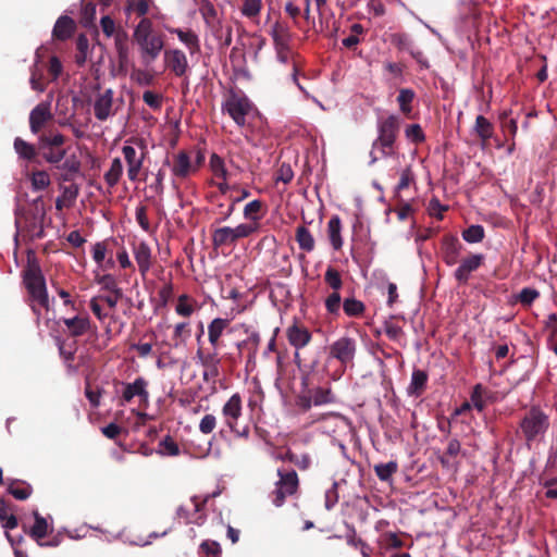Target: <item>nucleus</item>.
<instances>
[{
  "label": "nucleus",
  "mask_w": 557,
  "mask_h": 557,
  "mask_svg": "<svg viewBox=\"0 0 557 557\" xmlns=\"http://www.w3.org/2000/svg\"><path fill=\"white\" fill-rule=\"evenodd\" d=\"M400 121L397 115L391 114L377 121V138L372 144L370 152L371 163L380 158L391 157L395 153V143L398 137Z\"/></svg>",
  "instance_id": "f257e3e1"
},
{
  "label": "nucleus",
  "mask_w": 557,
  "mask_h": 557,
  "mask_svg": "<svg viewBox=\"0 0 557 557\" xmlns=\"http://www.w3.org/2000/svg\"><path fill=\"white\" fill-rule=\"evenodd\" d=\"M23 282L33 302H37L41 308L49 309V297L46 286V280L36 261H28L23 271Z\"/></svg>",
  "instance_id": "f03ea898"
},
{
  "label": "nucleus",
  "mask_w": 557,
  "mask_h": 557,
  "mask_svg": "<svg viewBox=\"0 0 557 557\" xmlns=\"http://www.w3.org/2000/svg\"><path fill=\"white\" fill-rule=\"evenodd\" d=\"M301 386L304 389L296 398V406L302 412L309 411L312 406H323L332 404L335 397L330 387H309V374L301 377Z\"/></svg>",
  "instance_id": "7ed1b4c3"
},
{
  "label": "nucleus",
  "mask_w": 557,
  "mask_h": 557,
  "mask_svg": "<svg viewBox=\"0 0 557 557\" xmlns=\"http://www.w3.org/2000/svg\"><path fill=\"white\" fill-rule=\"evenodd\" d=\"M278 480L274 484V490L270 497L275 507H282L288 496H294L299 490V478L293 469H277Z\"/></svg>",
  "instance_id": "20e7f679"
},
{
  "label": "nucleus",
  "mask_w": 557,
  "mask_h": 557,
  "mask_svg": "<svg viewBox=\"0 0 557 557\" xmlns=\"http://www.w3.org/2000/svg\"><path fill=\"white\" fill-rule=\"evenodd\" d=\"M252 110L251 101L242 91H231L222 104V111L227 112L240 127L246 124V116Z\"/></svg>",
  "instance_id": "39448f33"
},
{
  "label": "nucleus",
  "mask_w": 557,
  "mask_h": 557,
  "mask_svg": "<svg viewBox=\"0 0 557 557\" xmlns=\"http://www.w3.org/2000/svg\"><path fill=\"white\" fill-rule=\"evenodd\" d=\"M548 417L536 407L531 408L520 422V429L528 443L543 435L548 429Z\"/></svg>",
  "instance_id": "423d86ee"
},
{
  "label": "nucleus",
  "mask_w": 557,
  "mask_h": 557,
  "mask_svg": "<svg viewBox=\"0 0 557 557\" xmlns=\"http://www.w3.org/2000/svg\"><path fill=\"white\" fill-rule=\"evenodd\" d=\"M65 136L57 134H41L38 138L39 149L42 151L44 159L52 164L60 163L66 156Z\"/></svg>",
  "instance_id": "0eeeda50"
},
{
  "label": "nucleus",
  "mask_w": 557,
  "mask_h": 557,
  "mask_svg": "<svg viewBox=\"0 0 557 557\" xmlns=\"http://www.w3.org/2000/svg\"><path fill=\"white\" fill-rule=\"evenodd\" d=\"M357 354V341L349 336H342L329 346V358L336 359L345 370L354 367Z\"/></svg>",
  "instance_id": "6e6552de"
},
{
  "label": "nucleus",
  "mask_w": 557,
  "mask_h": 557,
  "mask_svg": "<svg viewBox=\"0 0 557 557\" xmlns=\"http://www.w3.org/2000/svg\"><path fill=\"white\" fill-rule=\"evenodd\" d=\"M139 47L140 59L143 64H152L160 55L164 48V38L162 34H154L135 40Z\"/></svg>",
  "instance_id": "1a4fd4ad"
},
{
  "label": "nucleus",
  "mask_w": 557,
  "mask_h": 557,
  "mask_svg": "<svg viewBox=\"0 0 557 557\" xmlns=\"http://www.w3.org/2000/svg\"><path fill=\"white\" fill-rule=\"evenodd\" d=\"M286 337L289 345L296 349L294 358L296 364L300 368L301 360L298 350L306 347L311 342L312 334L307 326L298 320H294L286 329Z\"/></svg>",
  "instance_id": "9d476101"
},
{
  "label": "nucleus",
  "mask_w": 557,
  "mask_h": 557,
  "mask_svg": "<svg viewBox=\"0 0 557 557\" xmlns=\"http://www.w3.org/2000/svg\"><path fill=\"white\" fill-rule=\"evenodd\" d=\"M116 385L123 386L121 405H124L125 403H131L134 397H138L139 403L141 405H144L145 407L148 406V404H149V392L147 389L148 381L145 377L138 376L133 383H124V382L116 381L115 386Z\"/></svg>",
  "instance_id": "9b49d317"
},
{
  "label": "nucleus",
  "mask_w": 557,
  "mask_h": 557,
  "mask_svg": "<svg viewBox=\"0 0 557 557\" xmlns=\"http://www.w3.org/2000/svg\"><path fill=\"white\" fill-rule=\"evenodd\" d=\"M222 414L226 426L238 436H248L249 430L243 432L237 430V421L242 417V397L238 393L233 394L222 408Z\"/></svg>",
  "instance_id": "f8f14e48"
},
{
  "label": "nucleus",
  "mask_w": 557,
  "mask_h": 557,
  "mask_svg": "<svg viewBox=\"0 0 557 557\" xmlns=\"http://www.w3.org/2000/svg\"><path fill=\"white\" fill-rule=\"evenodd\" d=\"M163 165L171 166L173 176L178 180H185L190 174L197 172V165L191 163L190 157L185 150H181L174 154L172 161L166 158L163 162Z\"/></svg>",
  "instance_id": "ddd939ff"
},
{
  "label": "nucleus",
  "mask_w": 557,
  "mask_h": 557,
  "mask_svg": "<svg viewBox=\"0 0 557 557\" xmlns=\"http://www.w3.org/2000/svg\"><path fill=\"white\" fill-rule=\"evenodd\" d=\"M485 257L482 253H470L460 260L459 267L454 272V277L460 285L468 284L471 274L483 263Z\"/></svg>",
  "instance_id": "4468645a"
},
{
  "label": "nucleus",
  "mask_w": 557,
  "mask_h": 557,
  "mask_svg": "<svg viewBox=\"0 0 557 557\" xmlns=\"http://www.w3.org/2000/svg\"><path fill=\"white\" fill-rule=\"evenodd\" d=\"M462 248V244L456 236L447 234L443 237L441 253L446 265L453 267L459 261Z\"/></svg>",
  "instance_id": "2eb2a0df"
},
{
  "label": "nucleus",
  "mask_w": 557,
  "mask_h": 557,
  "mask_svg": "<svg viewBox=\"0 0 557 557\" xmlns=\"http://www.w3.org/2000/svg\"><path fill=\"white\" fill-rule=\"evenodd\" d=\"M166 67L176 76L182 77L187 73L188 61L186 54L180 49H170L164 52Z\"/></svg>",
  "instance_id": "dca6fc26"
},
{
  "label": "nucleus",
  "mask_w": 557,
  "mask_h": 557,
  "mask_svg": "<svg viewBox=\"0 0 557 557\" xmlns=\"http://www.w3.org/2000/svg\"><path fill=\"white\" fill-rule=\"evenodd\" d=\"M133 255L138 265V271L140 275L145 278L152 265L151 248L144 240L134 243Z\"/></svg>",
  "instance_id": "f3484780"
},
{
  "label": "nucleus",
  "mask_w": 557,
  "mask_h": 557,
  "mask_svg": "<svg viewBox=\"0 0 557 557\" xmlns=\"http://www.w3.org/2000/svg\"><path fill=\"white\" fill-rule=\"evenodd\" d=\"M53 119L49 103L37 104L29 114V128L33 134H38L42 127Z\"/></svg>",
  "instance_id": "a211bd4d"
},
{
  "label": "nucleus",
  "mask_w": 557,
  "mask_h": 557,
  "mask_svg": "<svg viewBox=\"0 0 557 557\" xmlns=\"http://www.w3.org/2000/svg\"><path fill=\"white\" fill-rule=\"evenodd\" d=\"M122 152L127 163V176L129 181L134 182L138 178L145 156L143 153L140 157H137L135 148L128 145L122 148Z\"/></svg>",
  "instance_id": "6ab92c4d"
},
{
  "label": "nucleus",
  "mask_w": 557,
  "mask_h": 557,
  "mask_svg": "<svg viewBox=\"0 0 557 557\" xmlns=\"http://www.w3.org/2000/svg\"><path fill=\"white\" fill-rule=\"evenodd\" d=\"M113 91L107 89L96 97L94 103V113L97 120L106 121L112 114Z\"/></svg>",
  "instance_id": "aec40b11"
},
{
  "label": "nucleus",
  "mask_w": 557,
  "mask_h": 557,
  "mask_svg": "<svg viewBox=\"0 0 557 557\" xmlns=\"http://www.w3.org/2000/svg\"><path fill=\"white\" fill-rule=\"evenodd\" d=\"M211 242L214 249L230 248L237 244L231 226L214 228L211 233Z\"/></svg>",
  "instance_id": "412c9836"
},
{
  "label": "nucleus",
  "mask_w": 557,
  "mask_h": 557,
  "mask_svg": "<svg viewBox=\"0 0 557 557\" xmlns=\"http://www.w3.org/2000/svg\"><path fill=\"white\" fill-rule=\"evenodd\" d=\"M62 322L67 327L69 335L72 337L83 336L91 327L90 319L87 315H75L73 318H63Z\"/></svg>",
  "instance_id": "4be33fe9"
},
{
  "label": "nucleus",
  "mask_w": 557,
  "mask_h": 557,
  "mask_svg": "<svg viewBox=\"0 0 557 557\" xmlns=\"http://www.w3.org/2000/svg\"><path fill=\"white\" fill-rule=\"evenodd\" d=\"M219 349L220 348L212 347L211 350H206L202 347H198V349L196 351V358L198 359L199 363L202 367H211V366L220 367L223 359H225L227 361L234 360L233 356L230 354H226L223 357H221L219 355Z\"/></svg>",
  "instance_id": "5701e85b"
},
{
  "label": "nucleus",
  "mask_w": 557,
  "mask_h": 557,
  "mask_svg": "<svg viewBox=\"0 0 557 557\" xmlns=\"http://www.w3.org/2000/svg\"><path fill=\"white\" fill-rule=\"evenodd\" d=\"M230 325V320L215 318L208 324V341L211 347L221 348V337Z\"/></svg>",
  "instance_id": "b1692460"
},
{
  "label": "nucleus",
  "mask_w": 557,
  "mask_h": 557,
  "mask_svg": "<svg viewBox=\"0 0 557 557\" xmlns=\"http://www.w3.org/2000/svg\"><path fill=\"white\" fill-rule=\"evenodd\" d=\"M5 484L8 493L17 500H26L33 494V487L26 481L8 478Z\"/></svg>",
  "instance_id": "393cba45"
},
{
  "label": "nucleus",
  "mask_w": 557,
  "mask_h": 557,
  "mask_svg": "<svg viewBox=\"0 0 557 557\" xmlns=\"http://www.w3.org/2000/svg\"><path fill=\"white\" fill-rule=\"evenodd\" d=\"M429 375L424 370L413 369L411 382L407 388L410 396L420 397L426 389Z\"/></svg>",
  "instance_id": "a878e982"
},
{
  "label": "nucleus",
  "mask_w": 557,
  "mask_h": 557,
  "mask_svg": "<svg viewBox=\"0 0 557 557\" xmlns=\"http://www.w3.org/2000/svg\"><path fill=\"white\" fill-rule=\"evenodd\" d=\"M74 30H75L74 21L66 15H62L57 20L53 30H52V34H53L54 38H57L59 40H65L72 36Z\"/></svg>",
  "instance_id": "bb28decb"
},
{
  "label": "nucleus",
  "mask_w": 557,
  "mask_h": 557,
  "mask_svg": "<svg viewBox=\"0 0 557 557\" xmlns=\"http://www.w3.org/2000/svg\"><path fill=\"white\" fill-rule=\"evenodd\" d=\"M342 221L338 215H333L327 223V236L331 246L334 250H339L343 247L342 238Z\"/></svg>",
  "instance_id": "cd10ccee"
},
{
  "label": "nucleus",
  "mask_w": 557,
  "mask_h": 557,
  "mask_svg": "<svg viewBox=\"0 0 557 557\" xmlns=\"http://www.w3.org/2000/svg\"><path fill=\"white\" fill-rule=\"evenodd\" d=\"M170 32L172 34H176L178 39L188 48L190 54H195L200 51L199 38L191 29L183 30L181 28H172Z\"/></svg>",
  "instance_id": "c85d7f7f"
},
{
  "label": "nucleus",
  "mask_w": 557,
  "mask_h": 557,
  "mask_svg": "<svg viewBox=\"0 0 557 557\" xmlns=\"http://www.w3.org/2000/svg\"><path fill=\"white\" fill-rule=\"evenodd\" d=\"M270 34L273 39L274 46L287 45L289 44L292 37L288 24L283 21H276L272 25Z\"/></svg>",
  "instance_id": "c756f323"
},
{
  "label": "nucleus",
  "mask_w": 557,
  "mask_h": 557,
  "mask_svg": "<svg viewBox=\"0 0 557 557\" xmlns=\"http://www.w3.org/2000/svg\"><path fill=\"white\" fill-rule=\"evenodd\" d=\"M461 451V444L457 438L448 441L447 447L443 455L440 457V462L444 468H450L454 466V460Z\"/></svg>",
  "instance_id": "7c9ffc66"
},
{
  "label": "nucleus",
  "mask_w": 557,
  "mask_h": 557,
  "mask_svg": "<svg viewBox=\"0 0 557 557\" xmlns=\"http://www.w3.org/2000/svg\"><path fill=\"white\" fill-rule=\"evenodd\" d=\"M416 98V92L410 88H401L399 89L397 96V103L399 106L400 112L407 116L411 117L412 113V102Z\"/></svg>",
  "instance_id": "2f4dec72"
},
{
  "label": "nucleus",
  "mask_w": 557,
  "mask_h": 557,
  "mask_svg": "<svg viewBox=\"0 0 557 557\" xmlns=\"http://www.w3.org/2000/svg\"><path fill=\"white\" fill-rule=\"evenodd\" d=\"M474 132L483 144H485L490 138H492L494 126L485 116L478 115L475 119Z\"/></svg>",
  "instance_id": "473e14b6"
},
{
  "label": "nucleus",
  "mask_w": 557,
  "mask_h": 557,
  "mask_svg": "<svg viewBox=\"0 0 557 557\" xmlns=\"http://www.w3.org/2000/svg\"><path fill=\"white\" fill-rule=\"evenodd\" d=\"M295 238L301 250L310 252L314 249V238L306 226L300 225L296 228Z\"/></svg>",
  "instance_id": "72a5a7b5"
},
{
  "label": "nucleus",
  "mask_w": 557,
  "mask_h": 557,
  "mask_svg": "<svg viewBox=\"0 0 557 557\" xmlns=\"http://www.w3.org/2000/svg\"><path fill=\"white\" fill-rule=\"evenodd\" d=\"M57 343H58L59 354H60L61 358L64 360V362L66 363V367L69 368V370L76 371V368H74L72 364L74 357H75V351H76V342H73L72 344L66 345L64 341L58 338Z\"/></svg>",
  "instance_id": "f704fd0d"
},
{
  "label": "nucleus",
  "mask_w": 557,
  "mask_h": 557,
  "mask_svg": "<svg viewBox=\"0 0 557 557\" xmlns=\"http://www.w3.org/2000/svg\"><path fill=\"white\" fill-rule=\"evenodd\" d=\"M95 282L101 286L102 290L109 293H116L119 295L120 290H122V288L119 286L116 277L113 274H100L96 272Z\"/></svg>",
  "instance_id": "c9c22d12"
},
{
  "label": "nucleus",
  "mask_w": 557,
  "mask_h": 557,
  "mask_svg": "<svg viewBox=\"0 0 557 557\" xmlns=\"http://www.w3.org/2000/svg\"><path fill=\"white\" fill-rule=\"evenodd\" d=\"M343 310L347 317L360 318L366 311V306L355 297H349L343 301Z\"/></svg>",
  "instance_id": "e433bc0d"
},
{
  "label": "nucleus",
  "mask_w": 557,
  "mask_h": 557,
  "mask_svg": "<svg viewBox=\"0 0 557 557\" xmlns=\"http://www.w3.org/2000/svg\"><path fill=\"white\" fill-rule=\"evenodd\" d=\"M123 174V165L120 158H114L110 169L104 173V181L110 187H114Z\"/></svg>",
  "instance_id": "4c0bfd02"
},
{
  "label": "nucleus",
  "mask_w": 557,
  "mask_h": 557,
  "mask_svg": "<svg viewBox=\"0 0 557 557\" xmlns=\"http://www.w3.org/2000/svg\"><path fill=\"white\" fill-rule=\"evenodd\" d=\"M14 150L20 156V158L27 161L34 160L37 156L35 147L21 137H16L14 139Z\"/></svg>",
  "instance_id": "58836bf2"
},
{
  "label": "nucleus",
  "mask_w": 557,
  "mask_h": 557,
  "mask_svg": "<svg viewBox=\"0 0 557 557\" xmlns=\"http://www.w3.org/2000/svg\"><path fill=\"white\" fill-rule=\"evenodd\" d=\"M263 208V202L259 199H255L248 202L243 211L244 218L249 220L251 223H259L261 219V210Z\"/></svg>",
  "instance_id": "ea45409f"
},
{
  "label": "nucleus",
  "mask_w": 557,
  "mask_h": 557,
  "mask_svg": "<svg viewBox=\"0 0 557 557\" xmlns=\"http://www.w3.org/2000/svg\"><path fill=\"white\" fill-rule=\"evenodd\" d=\"M324 282L332 289V292H339L343 287V278L337 269L329 265L324 273Z\"/></svg>",
  "instance_id": "a19ab883"
},
{
  "label": "nucleus",
  "mask_w": 557,
  "mask_h": 557,
  "mask_svg": "<svg viewBox=\"0 0 557 557\" xmlns=\"http://www.w3.org/2000/svg\"><path fill=\"white\" fill-rule=\"evenodd\" d=\"M35 523L30 529V536L37 541L46 537L48 534V523L47 520L41 517L38 511L34 512Z\"/></svg>",
  "instance_id": "79ce46f5"
},
{
  "label": "nucleus",
  "mask_w": 557,
  "mask_h": 557,
  "mask_svg": "<svg viewBox=\"0 0 557 557\" xmlns=\"http://www.w3.org/2000/svg\"><path fill=\"white\" fill-rule=\"evenodd\" d=\"M9 506L4 499H0V521L5 530H13L18 525L17 518L9 513Z\"/></svg>",
  "instance_id": "37998d69"
},
{
  "label": "nucleus",
  "mask_w": 557,
  "mask_h": 557,
  "mask_svg": "<svg viewBox=\"0 0 557 557\" xmlns=\"http://www.w3.org/2000/svg\"><path fill=\"white\" fill-rule=\"evenodd\" d=\"M199 557H221L222 549L218 542L206 540L199 546Z\"/></svg>",
  "instance_id": "c03bdc74"
},
{
  "label": "nucleus",
  "mask_w": 557,
  "mask_h": 557,
  "mask_svg": "<svg viewBox=\"0 0 557 557\" xmlns=\"http://www.w3.org/2000/svg\"><path fill=\"white\" fill-rule=\"evenodd\" d=\"M373 469L381 481H388L397 472L398 465L396 461H389L387 463H377Z\"/></svg>",
  "instance_id": "a18cd8bd"
},
{
  "label": "nucleus",
  "mask_w": 557,
  "mask_h": 557,
  "mask_svg": "<svg viewBox=\"0 0 557 557\" xmlns=\"http://www.w3.org/2000/svg\"><path fill=\"white\" fill-rule=\"evenodd\" d=\"M262 7L261 0H243L240 12L247 18H255L259 16Z\"/></svg>",
  "instance_id": "49530a36"
},
{
  "label": "nucleus",
  "mask_w": 557,
  "mask_h": 557,
  "mask_svg": "<svg viewBox=\"0 0 557 557\" xmlns=\"http://www.w3.org/2000/svg\"><path fill=\"white\" fill-rule=\"evenodd\" d=\"M259 226H260L259 223L249 222V223H242L235 227H232L236 243L239 239L247 238L250 235H252L253 233L258 232Z\"/></svg>",
  "instance_id": "de8ad7c7"
},
{
  "label": "nucleus",
  "mask_w": 557,
  "mask_h": 557,
  "mask_svg": "<svg viewBox=\"0 0 557 557\" xmlns=\"http://www.w3.org/2000/svg\"><path fill=\"white\" fill-rule=\"evenodd\" d=\"M462 238L470 244L480 243L484 238V228L481 225H471L462 231Z\"/></svg>",
  "instance_id": "09e8293b"
},
{
  "label": "nucleus",
  "mask_w": 557,
  "mask_h": 557,
  "mask_svg": "<svg viewBox=\"0 0 557 557\" xmlns=\"http://www.w3.org/2000/svg\"><path fill=\"white\" fill-rule=\"evenodd\" d=\"M194 302L188 295H181L175 308L176 313L185 318L190 317L195 311Z\"/></svg>",
  "instance_id": "8fccbe9b"
},
{
  "label": "nucleus",
  "mask_w": 557,
  "mask_h": 557,
  "mask_svg": "<svg viewBox=\"0 0 557 557\" xmlns=\"http://www.w3.org/2000/svg\"><path fill=\"white\" fill-rule=\"evenodd\" d=\"M342 297L339 292H332L324 300L327 313L338 317L341 311Z\"/></svg>",
  "instance_id": "3c124183"
},
{
  "label": "nucleus",
  "mask_w": 557,
  "mask_h": 557,
  "mask_svg": "<svg viewBox=\"0 0 557 557\" xmlns=\"http://www.w3.org/2000/svg\"><path fill=\"white\" fill-rule=\"evenodd\" d=\"M152 21L148 17H143L134 29V40L154 35Z\"/></svg>",
  "instance_id": "603ef678"
},
{
  "label": "nucleus",
  "mask_w": 557,
  "mask_h": 557,
  "mask_svg": "<svg viewBox=\"0 0 557 557\" xmlns=\"http://www.w3.org/2000/svg\"><path fill=\"white\" fill-rule=\"evenodd\" d=\"M210 168L214 176L224 181L227 180V170L225 169L224 160L216 153L210 157Z\"/></svg>",
  "instance_id": "864d4df0"
},
{
  "label": "nucleus",
  "mask_w": 557,
  "mask_h": 557,
  "mask_svg": "<svg viewBox=\"0 0 557 557\" xmlns=\"http://www.w3.org/2000/svg\"><path fill=\"white\" fill-rule=\"evenodd\" d=\"M391 42L398 49V50H406L410 52V50L413 48L412 42L409 38V36L405 33H395L391 35Z\"/></svg>",
  "instance_id": "5fc2aeb1"
},
{
  "label": "nucleus",
  "mask_w": 557,
  "mask_h": 557,
  "mask_svg": "<svg viewBox=\"0 0 557 557\" xmlns=\"http://www.w3.org/2000/svg\"><path fill=\"white\" fill-rule=\"evenodd\" d=\"M151 2V0H128L126 10L135 12L138 16H145Z\"/></svg>",
  "instance_id": "6e6d98bb"
},
{
  "label": "nucleus",
  "mask_w": 557,
  "mask_h": 557,
  "mask_svg": "<svg viewBox=\"0 0 557 557\" xmlns=\"http://www.w3.org/2000/svg\"><path fill=\"white\" fill-rule=\"evenodd\" d=\"M160 453L168 456H177L180 454V447L176 442L170 436H165L159 444Z\"/></svg>",
  "instance_id": "4d7b16f0"
},
{
  "label": "nucleus",
  "mask_w": 557,
  "mask_h": 557,
  "mask_svg": "<svg viewBox=\"0 0 557 557\" xmlns=\"http://www.w3.org/2000/svg\"><path fill=\"white\" fill-rule=\"evenodd\" d=\"M32 185L36 190H44L50 185V177L45 171H36L32 174Z\"/></svg>",
  "instance_id": "13d9d810"
},
{
  "label": "nucleus",
  "mask_w": 557,
  "mask_h": 557,
  "mask_svg": "<svg viewBox=\"0 0 557 557\" xmlns=\"http://www.w3.org/2000/svg\"><path fill=\"white\" fill-rule=\"evenodd\" d=\"M61 197L67 201V208H71L79 193L78 185L75 183H72L66 186H61Z\"/></svg>",
  "instance_id": "bf43d9fd"
},
{
  "label": "nucleus",
  "mask_w": 557,
  "mask_h": 557,
  "mask_svg": "<svg viewBox=\"0 0 557 557\" xmlns=\"http://www.w3.org/2000/svg\"><path fill=\"white\" fill-rule=\"evenodd\" d=\"M96 18V4L92 0H83L82 21L88 25Z\"/></svg>",
  "instance_id": "052dcab7"
},
{
  "label": "nucleus",
  "mask_w": 557,
  "mask_h": 557,
  "mask_svg": "<svg viewBox=\"0 0 557 557\" xmlns=\"http://www.w3.org/2000/svg\"><path fill=\"white\" fill-rule=\"evenodd\" d=\"M540 297L539 290L530 287H524L521 289V292L518 295L519 302L524 306L529 307L532 305V302Z\"/></svg>",
  "instance_id": "680f3d73"
},
{
  "label": "nucleus",
  "mask_w": 557,
  "mask_h": 557,
  "mask_svg": "<svg viewBox=\"0 0 557 557\" xmlns=\"http://www.w3.org/2000/svg\"><path fill=\"white\" fill-rule=\"evenodd\" d=\"M190 335V330L188 327L187 322L177 323L174 327L173 341L175 342V346L180 343L185 342Z\"/></svg>",
  "instance_id": "e2e57ef3"
},
{
  "label": "nucleus",
  "mask_w": 557,
  "mask_h": 557,
  "mask_svg": "<svg viewBox=\"0 0 557 557\" xmlns=\"http://www.w3.org/2000/svg\"><path fill=\"white\" fill-rule=\"evenodd\" d=\"M132 79L141 86H150L153 84V75L146 70L137 69L132 73Z\"/></svg>",
  "instance_id": "0e129e2a"
},
{
  "label": "nucleus",
  "mask_w": 557,
  "mask_h": 557,
  "mask_svg": "<svg viewBox=\"0 0 557 557\" xmlns=\"http://www.w3.org/2000/svg\"><path fill=\"white\" fill-rule=\"evenodd\" d=\"M406 136L408 139H410L414 144H420L424 141L425 136L422 131V127L419 124H411L409 125L406 131Z\"/></svg>",
  "instance_id": "69168bd1"
},
{
  "label": "nucleus",
  "mask_w": 557,
  "mask_h": 557,
  "mask_svg": "<svg viewBox=\"0 0 557 557\" xmlns=\"http://www.w3.org/2000/svg\"><path fill=\"white\" fill-rule=\"evenodd\" d=\"M483 392V386L481 384H476L471 393V404L479 412L483 411L485 408V403L482 399Z\"/></svg>",
  "instance_id": "338daca9"
},
{
  "label": "nucleus",
  "mask_w": 557,
  "mask_h": 557,
  "mask_svg": "<svg viewBox=\"0 0 557 557\" xmlns=\"http://www.w3.org/2000/svg\"><path fill=\"white\" fill-rule=\"evenodd\" d=\"M144 102L153 110H159L162 107V96L151 90H146L143 94Z\"/></svg>",
  "instance_id": "774afa93"
}]
</instances>
